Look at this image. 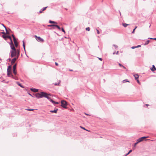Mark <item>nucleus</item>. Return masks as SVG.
Here are the masks:
<instances>
[{"instance_id":"1","label":"nucleus","mask_w":156,"mask_h":156,"mask_svg":"<svg viewBox=\"0 0 156 156\" xmlns=\"http://www.w3.org/2000/svg\"><path fill=\"white\" fill-rule=\"evenodd\" d=\"M10 45L11 49H12V50L11 51V57L12 58L14 56L16 57L18 55V57H19L20 52V50L16 49L13 42H12L11 43H10Z\"/></svg>"},{"instance_id":"2","label":"nucleus","mask_w":156,"mask_h":156,"mask_svg":"<svg viewBox=\"0 0 156 156\" xmlns=\"http://www.w3.org/2000/svg\"><path fill=\"white\" fill-rule=\"evenodd\" d=\"M9 68H11V66H9L7 70V76L9 77H11L12 78L16 80V77L14 76L12 74V73L11 72V70L9 69Z\"/></svg>"},{"instance_id":"3","label":"nucleus","mask_w":156,"mask_h":156,"mask_svg":"<svg viewBox=\"0 0 156 156\" xmlns=\"http://www.w3.org/2000/svg\"><path fill=\"white\" fill-rule=\"evenodd\" d=\"M46 94V93L44 92H41L40 93H36L35 96L38 98H40L44 97V94Z\"/></svg>"},{"instance_id":"4","label":"nucleus","mask_w":156,"mask_h":156,"mask_svg":"<svg viewBox=\"0 0 156 156\" xmlns=\"http://www.w3.org/2000/svg\"><path fill=\"white\" fill-rule=\"evenodd\" d=\"M61 106L65 108H66V106L67 105L66 101H61Z\"/></svg>"},{"instance_id":"5","label":"nucleus","mask_w":156,"mask_h":156,"mask_svg":"<svg viewBox=\"0 0 156 156\" xmlns=\"http://www.w3.org/2000/svg\"><path fill=\"white\" fill-rule=\"evenodd\" d=\"M34 37H35L36 40L37 41L39 42H43L44 41V40L41 38L40 37H37L36 35L34 36Z\"/></svg>"},{"instance_id":"6","label":"nucleus","mask_w":156,"mask_h":156,"mask_svg":"<svg viewBox=\"0 0 156 156\" xmlns=\"http://www.w3.org/2000/svg\"><path fill=\"white\" fill-rule=\"evenodd\" d=\"M17 64H14L13 66V72L14 75H16L17 74L16 70V67Z\"/></svg>"},{"instance_id":"7","label":"nucleus","mask_w":156,"mask_h":156,"mask_svg":"<svg viewBox=\"0 0 156 156\" xmlns=\"http://www.w3.org/2000/svg\"><path fill=\"white\" fill-rule=\"evenodd\" d=\"M48 95H50L49 94H48L47 93H46V94H44V97L46 98L47 99H48L49 101H51V100H52L50 97L48 96Z\"/></svg>"},{"instance_id":"8","label":"nucleus","mask_w":156,"mask_h":156,"mask_svg":"<svg viewBox=\"0 0 156 156\" xmlns=\"http://www.w3.org/2000/svg\"><path fill=\"white\" fill-rule=\"evenodd\" d=\"M18 58V56H16V57L13 58L12 60V61H11V64L12 65L13 64L15 63V62L16 60Z\"/></svg>"},{"instance_id":"9","label":"nucleus","mask_w":156,"mask_h":156,"mask_svg":"<svg viewBox=\"0 0 156 156\" xmlns=\"http://www.w3.org/2000/svg\"><path fill=\"white\" fill-rule=\"evenodd\" d=\"M150 69L152 72L154 73V71L156 70V68L154 65H152V67Z\"/></svg>"},{"instance_id":"10","label":"nucleus","mask_w":156,"mask_h":156,"mask_svg":"<svg viewBox=\"0 0 156 156\" xmlns=\"http://www.w3.org/2000/svg\"><path fill=\"white\" fill-rule=\"evenodd\" d=\"M30 90L34 92H36L38 91V90L35 88H31Z\"/></svg>"},{"instance_id":"11","label":"nucleus","mask_w":156,"mask_h":156,"mask_svg":"<svg viewBox=\"0 0 156 156\" xmlns=\"http://www.w3.org/2000/svg\"><path fill=\"white\" fill-rule=\"evenodd\" d=\"M58 110V109L57 108H55V109H54V110H51L50 112L51 113H57Z\"/></svg>"},{"instance_id":"12","label":"nucleus","mask_w":156,"mask_h":156,"mask_svg":"<svg viewBox=\"0 0 156 156\" xmlns=\"http://www.w3.org/2000/svg\"><path fill=\"white\" fill-rule=\"evenodd\" d=\"M13 41L16 47H17L18 46V44L16 39L13 40Z\"/></svg>"},{"instance_id":"13","label":"nucleus","mask_w":156,"mask_h":156,"mask_svg":"<svg viewBox=\"0 0 156 156\" xmlns=\"http://www.w3.org/2000/svg\"><path fill=\"white\" fill-rule=\"evenodd\" d=\"M134 76L135 77V80H136L138 79V78H139V76L138 74H136L134 75Z\"/></svg>"},{"instance_id":"14","label":"nucleus","mask_w":156,"mask_h":156,"mask_svg":"<svg viewBox=\"0 0 156 156\" xmlns=\"http://www.w3.org/2000/svg\"><path fill=\"white\" fill-rule=\"evenodd\" d=\"M51 102L53 104H58V102H56L53 100H51Z\"/></svg>"},{"instance_id":"15","label":"nucleus","mask_w":156,"mask_h":156,"mask_svg":"<svg viewBox=\"0 0 156 156\" xmlns=\"http://www.w3.org/2000/svg\"><path fill=\"white\" fill-rule=\"evenodd\" d=\"M47 8V7H44V8H43V9H41L40 11H39V13H41L43 11H44V10H45Z\"/></svg>"},{"instance_id":"16","label":"nucleus","mask_w":156,"mask_h":156,"mask_svg":"<svg viewBox=\"0 0 156 156\" xmlns=\"http://www.w3.org/2000/svg\"><path fill=\"white\" fill-rule=\"evenodd\" d=\"M143 141V139H142L140 137V138H139V139H138V140H137L136 141L138 143H139Z\"/></svg>"},{"instance_id":"17","label":"nucleus","mask_w":156,"mask_h":156,"mask_svg":"<svg viewBox=\"0 0 156 156\" xmlns=\"http://www.w3.org/2000/svg\"><path fill=\"white\" fill-rule=\"evenodd\" d=\"M6 37H7V38H8V39H9L11 41V42L10 43H11L12 42V41L11 38V37L9 36H6Z\"/></svg>"},{"instance_id":"18","label":"nucleus","mask_w":156,"mask_h":156,"mask_svg":"<svg viewBox=\"0 0 156 156\" xmlns=\"http://www.w3.org/2000/svg\"><path fill=\"white\" fill-rule=\"evenodd\" d=\"M49 23H54V24H57V23L56 22L54 21L51 20H49Z\"/></svg>"},{"instance_id":"19","label":"nucleus","mask_w":156,"mask_h":156,"mask_svg":"<svg viewBox=\"0 0 156 156\" xmlns=\"http://www.w3.org/2000/svg\"><path fill=\"white\" fill-rule=\"evenodd\" d=\"M16 83L20 86L22 88H24V87L21 85V83H20L19 82H16Z\"/></svg>"},{"instance_id":"20","label":"nucleus","mask_w":156,"mask_h":156,"mask_svg":"<svg viewBox=\"0 0 156 156\" xmlns=\"http://www.w3.org/2000/svg\"><path fill=\"white\" fill-rule=\"evenodd\" d=\"M60 82H61L60 80H59L58 83H54V85L55 86H58V85L60 84Z\"/></svg>"},{"instance_id":"21","label":"nucleus","mask_w":156,"mask_h":156,"mask_svg":"<svg viewBox=\"0 0 156 156\" xmlns=\"http://www.w3.org/2000/svg\"><path fill=\"white\" fill-rule=\"evenodd\" d=\"M129 24H127L126 23H122V25L124 27H126Z\"/></svg>"},{"instance_id":"22","label":"nucleus","mask_w":156,"mask_h":156,"mask_svg":"<svg viewBox=\"0 0 156 156\" xmlns=\"http://www.w3.org/2000/svg\"><path fill=\"white\" fill-rule=\"evenodd\" d=\"M55 24H51L48 26L49 27H55Z\"/></svg>"},{"instance_id":"23","label":"nucleus","mask_w":156,"mask_h":156,"mask_svg":"<svg viewBox=\"0 0 156 156\" xmlns=\"http://www.w3.org/2000/svg\"><path fill=\"white\" fill-rule=\"evenodd\" d=\"M149 42H150V41L149 40H147V41H146V42L145 43L144 45H147V44H149Z\"/></svg>"},{"instance_id":"24","label":"nucleus","mask_w":156,"mask_h":156,"mask_svg":"<svg viewBox=\"0 0 156 156\" xmlns=\"http://www.w3.org/2000/svg\"><path fill=\"white\" fill-rule=\"evenodd\" d=\"M122 82L123 83H125L127 82H129V81H128V80L126 79L123 80Z\"/></svg>"},{"instance_id":"25","label":"nucleus","mask_w":156,"mask_h":156,"mask_svg":"<svg viewBox=\"0 0 156 156\" xmlns=\"http://www.w3.org/2000/svg\"><path fill=\"white\" fill-rule=\"evenodd\" d=\"M55 27L57 28L59 30H61V28L58 25H55Z\"/></svg>"},{"instance_id":"26","label":"nucleus","mask_w":156,"mask_h":156,"mask_svg":"<svg viewBox=\"0 0 156 156\" xmlns=\"http://www.w3.org/2000/svg\"><path fill=\"white\" fill-rule=\"evenodd\" d=\"M132 151V150H130L129 151V152L127 153L126 154L125 156H126L127 155H128V154H129L130 153H131V152Z\"/></svg>"},{"instance_id":"27","label":"nucleus","mask_w":156,"mask_h":156,"mask_svg":"<svg viewBox=\"0 0 156 156\" xmlns=\"http://www.w3.org/2000/svg\"><path fill=\"white\" fill-rule=\"evenodd\" d=\"M138 143L137 142L136 143H135L134 144V147H133V149H135L136 147V145L138 144Z\"/></svg>"},{"instance_id":"28","label":"nucleus","mask_w":156,"mask_h":156,"mask_svg":"<svg viewBox=\"0 0 156 156\" xmlns=\"http://www.w3.org/2000/svg\"><path fill=\"white\" fill-rule=\"evenodd\" d=\"M2 25L5 28V29L6 31V33L8 34V33H7V29L6 28V27L3 24H2Z\"/></svg>"},{"instance_id":"29","label":"nucleus","mask_w":156,"mask_h":156,"mask_svg":"<svg viewBox=\"0 0 156 156\" xmlns=\"http://www.w3.org/2000/svg\"><path fill=\"white\" fill-rule=\"evenodd\" d=\"M113 46H114L115 47L116 50V49L117 48H118V46L116 44H113Z\"/></svg>"},{"instance_id":"30","label":"nucleus","mask_w":156,"mask_h":156,"mask_svg":"<svg viewBox=\"0 0 156 156\" xmlns=\"http://www.w3.org/2000/svg\"><path fill=\"white\" fill-rule=\"evenodd\" d=\"M148 137V136H143V137H141V138L142 139H143V140L144 139H146Z\"/></svg>"},{"instance_id":"31","label":"nucleus","mask_w":156,"mask_h":156,"mask_svg":"<svg viewBox=\"0 0 156 156\" xmlns=\"http://www.w3.org/2000/svg\"><path fill=\"white\" fill-rule=\"evenodd\" d=\"M86 30L88 31H89L90 29L89 27H87L86 28Z\"/></svg>"},{"instance_id":"32","label":"nucleus","mask_w":156,"mask_h":156,"mask_svg":"<svg viewBox=\"0 0 156 156\" xmlns=\"http://www.w3.org/2000/svg\"><path fill=\"white\" fill-rule=\"evenodd\" d=\"M12 36L13 38V40H15L16 39L14 35L13 34H12Z\"/></svg>"},{"instance_id":"33","label":"nucleus","mask_w":156,"mask_h":156,"mask_svg":"<svg viewBox=\"0 0 156 156\" xmlns=\"http://www.w3.org/2000/svg\"><path fill=\"white\" fill-rule=\"evenodd\" d=\"M23 48L25 51V44H23Z\"/></svg>"},{"instance_id":"34","label":"nucleus","mask_w":156,"mask_h":156,"mask_svg":"<svg viewBox=\"0 0 156 156\" xmlns=\"http://www.w3.org/2000/svg\"><path fill=\"white\" fill-rule=\"evenodd\" d=\"M26 110H27L29 111H32L34 110V109H27Z\"/></svg>"},{"instance_id":"35","label":"nucleus","mask_w":156,"mask_h":156,"mask_svg":"<svg viewBox=\"0 0 156 156\" xmlns=\"http://www.w3.org/2000/svg\"><path fill=\"white\" fill-rule=\"evenodd\" d=\"M96 30L97 34H99L100 32H99V30L97 29H96Z\"/></svg>"},{"instance_id":"36","label":"nucleus","mask_w":156,"mask_h":156,"mask_svg":"<svg viewBox=\"0 0 156 156\" xmlns=\"http://www.w3.org/2000/svg\"><path fill=\"white\" fill-rule=\"evenodd\" d=\"M62 31H63L64 33V34L65 33H66L65 31L63 28H62Z\"/></svg>"},{"instance_id":"37","label":"nucleus","mask_w":156,"mask_h":156,"mask_svg":"<svg viewBox=\"0 0 156 156\" xmlns=\"http://www.w3.org/2000/svg\"><path fill=\"white\" fill-rule=\"evenodd\" d=\"M148 38L150 39H151L155 40L156 41V38Z\"/></svg>"},{"instance_id":"38","label":"nucleus","mask_w":156,"mask_h":156,"mask_svg":"<svg viewBox=\"0 0 156 156\" xmlns=\"http://www.w3.org/2000/svg\"><path fill=\"white\" fill-rule=\"evenodd\" d=\"M135 48H136V46H133L131 47V48H132V49H134Z\"/></svg>"},{"instance_id":"39","label":"nucleus","mask_w":156,"mask_h":156,"mask_svg":"<svg viewBox=\"0 0 156 156\" xmlns=\"http://www.w3.org/2000/svg\"><path fill=\"white\" fill-rule=\"evenodd\" d=\"M135 30V28H134V29L133 30V31L132 32V33H134Z\"/></svg>"},{"instance_id":"40","label":"nucleus","mask_w":156,"mask_h":156,"mask_svg":"<svg viewBox=\"0 0 156 156\" xmlns=\"http://www.w3.org/2000/svg\"><path fill=\"white\" fill-rule=\"evenodd\" d=\"M119 66H121V67H122L123 66L120 63H119Z\"/></svg>"},{"instance_id":"41","label":"nucleus","mask_w":156,"mask_h":156,"mask_svg":"<svg viewBox=\"0 0 156 156\" xmlns=\"http://www.w3.org/2000/svg\"><path fill=\"white\" fill-rule=\"evenodd\" d=\"M137 80V81L138 83L139 84H140V83L139 80L138 79H137V80Z\"/></svg>"},{"instance_id":"42","label":"nucleus","mask_w":156,"mask_h":156,"mask_svg":"<svg viewBox=\"0 0 156 156\" xmlns=\"http://www.w3.org/2000/svg\"><path fill=\"white\" fill-rule=\"evenodd\" d=\"M6 36H4V35H3V37L5 39L6 38H7V37H6Z\"/></svg>"},{"instance_id":"43","label":"nucleus","mask_w":156,"mask_h":156,"mask_svg":"<svg viewBox=\"0 0 156 156\" xmlns=\"http://www.w3.org/2000/svg\"><path fill=\"white\" fill-rule=\"evenodd\" d=\"M141 47V45H138L136 46V48L140 47Z\"/></svg>"},{"instance_id":"44","label":"nucleus","mask_w":156,"mask_h":156,"mask_svg":"<svg viewBox=\"0 0 156 156\" xmlns=\"http://www.w3.org/2000/svg\"><path fill=\"white\" fill-rule=\"evenodd\" d=\"M98 58L101 61H102V58Z\"/></svg>"},{"instance_id":"45","label":"nucleus","mask_w":156,"mask_h":156,"mask_svg":"<svg viewBox=\"0 0 156 156\" xmlns=\"http://www.w3.org/2000/svg\"><path fill=\"white\" fill-rule=\"evenodd\" d=\"M55 64L57 66H58V64L57 62H55Z\"/></svg>"},{"instance_id":"46","label":"nucleus","mask_w":156,"mask_h":156,"mask_svg":"<svg viewBox=\"0 0 156 156\" xmlns=\"http://www.w3.org/2000/svg\"><path fill=\"white\" fill-rule=\"evenodd\" d=\"M80 127H81L83 129H84V130H86V129L84 128V127H81V126H80Z\"/></svg>"},{"instance_id":"47","label":"nucleus","mask_w":156,"mask_h":156,"mask_svg":"<svg viewBox=\"0 0 156 156\" xmlns=\"http://www.w3.org/2000/svg\"><path fill=\"white\" fill-rule=\"evenodd\" d=\"M119 51H118L116 53V55H118L119 54Z\"/></svg>"},{"instance_id":"48","label":"nucleus","mask_w":156,"mask_h":156,"mask_svg":"<svg viewBox=\"0 0 156 156\" xmlns=\"http://www.w3.org/2000/svg\"><path fill=\"white\" fill-rule=\"evenodd\" d=\"M29 95H30V96H31V97H33V96H32V95L31 94H30L29 93Z\"/></svg>"},{"instance_id":"49","label":"nucleus","mask_w":156,"mask_h":156,"mask_svg":"<svg viewBox=\"0 0 156 156\" xmlns=\"http://www.w3.org/2000/svg\"><path fill=\"white\" fill-rule=\"evenodd\" d=\"M123 67V68L124 69H126V68L124 66H123L122 67Z\"/></svg>"},{"instance_id":"50","label":"nucleus","mask_w":156,"mask_h":156,"mask_svg":"<svg viewBox=\"0 0 156 156\" xmlns=\"http://www.w3.org/2000/svg\"><path fill=\"white\" fill-rule=\"evenodd\" d=\"M116 54V53H115V52H114L113 53V55H115Z\"/></svg>"},{"instance_id":"51","label":"nucleus","mask_w":156,"mask_h":156,"mask_svg":"<svg viewBox=\"0 0 156 156\" xmlns=\"http://www.w3.org/2000/svg\"><path fill=\"white\" fill-rule=\"evenodd\" d=\"M11 69H12V67L11 66V68H9V69L10 70H11Z\"/></svg>"},{"instance_id":"52","label":"nucleus","mask_w":156,"mask_h":156,"mask_svg":"<svg viewBox=\"0 0 156 156\" xmlns=\"http://www.w3.org/2000/svg\"><path fill=\"white\" fill-rule=\"evenodd\" d=\"M69 70L70 71H73V70L72 69H69Z\"/></svg>"},{"instance_id":"53","label":"nucleus","mask_w":156,"mask_h":156,"mask_svg":"<svg viewBox=\"0 0 156 156\" xmlns=\"http://www.w3.org/2000/svg\"><path fill=\"white\" fill-rule=\"evenodd\" d=\"M23 44H25V43H24V41H23Z\"/></svg>"},{"instance_id":"54","label":"nucleus","mask_w":156,"mask_h":156,"mask_svg":"<svg viewBox=\"0 0 156 156\" xmlns=\"http://www.w3.org/2000/svg\"><path fill=\"white\" fill-rule=\"evenodd\" d=\"M119 13H120V15H121V12H120L119 11Z\"/></svg>"},{"instance_id":"55","label":"nucleus","mask_w":156,"mask_h":156,"mask_svg":"<svg viewBox=\"0 0 156 156\" xmlns=\"http://www.w3.org/2000/svg\"><path fill=\"white\" fill-rule=\"evenodd\" d=\"M56 27H54L53 28L54 29H55V28Z\"/></svg>"},{"instance_id":"56","label":"nucleus","mask_w":156,"mask_h":156,"mask_svg":"<svg viewBox=\"0 0 156 156\" xmlns=\"http://www.w3.org/2000/svg\"><path fill=\"white\" fill-rule=\"evenodd\" d=\"M137 27L136 26V27H135V29H136V28H137Z\"/></svg>"},{"instance_id":"57","label":"nucleus","mask_w":156,"mask_h":156,"mask_svg":"<svg viewBox=\"0 0 156 156\" xmlns=\"http://www.w3.org/2000/svg\"><path fill=\"white\" fill-rule=\"evenodd\" d=\"M146 106H148V104H146Z\"/></svg>"},{"instance_id":"58","label":"nucleus","mask_w":156,"mask_h":156,"mask_svg":"<svg viewBox=\"0 0 156 156\" xmlns=\"http://www.w3.org/2000/svg\"><path fill=\"white\" fill-rule=\"evenodd\" d=\"M151 24H150V26H149V27H151Z\"/></svg>"},{"instance_id":"59","label":"nucleus","mask_w":156,"mask_h":156,"mask_svg":"<svg viewBox=\"0 0 156 156\" xmlns=\"http://www.w3.org/2000/svg\"><path fill=\"white\" fill-rule=\"evenodd\" d=\"M4 81H5L4 80H3L2 82H4Z\"/></svg>"},{"instance_id":"60","label":"nucleus","mask_w":156,"mask_h":156,"mask_svg":"<svg viewBox=\"0 0 156 156\" xmlns=\"http://www.w3.org/2000/svg\"><path fill=\"white\" fill-rule=\"evenodd\" d=\"M149 140V139H147V140Z\"/></svg>"}]
</instances>
